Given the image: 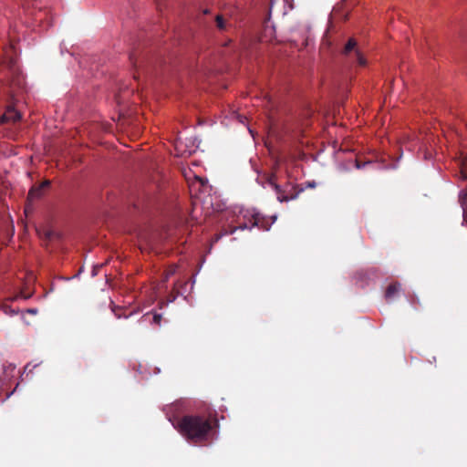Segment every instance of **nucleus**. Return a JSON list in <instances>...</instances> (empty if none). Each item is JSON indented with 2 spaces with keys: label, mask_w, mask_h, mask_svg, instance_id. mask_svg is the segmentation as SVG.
<instances>
[{
  "label": "nucleus",
  "mask_w": 467,
  "mask_h": 467,
  "mask_svg": "<svg viewBox=\"0 0 467 467\" xmlns=\"http://www.w3.org/2000/svg\"><path fill=\"white\" fill-rule=\"evenodd\" d=\"M206 441L209 438L213 439L216 434V429L218 428V420L213 418L212 413L206 409Z\"/></svg>",
  "instance_id": "5"
},
{
  "label": "nucleus",
  "mask_w": 467,
  "mask_h": 467,
  "mask_svg": "<svg viewBox=\"0 0 467 467\" xmlns=\"http://www.w3.org/2000/svg\"><path fill=\"white\" fill-rule=\"evenodd\" d=\"M205 183H206V184L208 183V181H207V180L205 181Z\"/></svg>",
  "instance_id": "17"
},
{
  "label": "nucleus",
  "mask_w": 467,
  "mask_h": 467,
  "mask_svg": "<svg viewBox=\"0 0 467 467\" xmlns=\"http://www.w3.org/2000/svg\"><path fill=\"white\" fill-rule=\"evenodd\" d=\"M21 115L13 107H7L5 113L0 117V124L15 123L19 120Z\"/></svg>",
  "instance_id": "6"
},
{
  "label": "nucleus",
  "mask_w": 467,
  "mask_h": 467,
  "mask_svg": "<svg viewBox=\"0 0 467 467\" xmlns=\"http://www.w3.org/2000/svg\"><path fill=\"white\" fill-rule=\"evenodd\" d=\"M50 182L45 181L39 185L33 186L28 192V199L34 200L39 198L42 195L44 189L49 187Z\"/></svg>",
  "instance_id": "8"
},
{
  "label": "nucleus",
  "mask_w": 467,
  "mask_h": 467,
  "mask_svg": "<svg viewBox=\"0 0 467 467\" xmlns=\"http://www.w3.org/2000/svg\"><path fill=\"white\" fill-rule=\"evenodd\" d=\"M462 173H463L464 178L467 179V161H466V163L464 164V169L462 171Z\"/></svg>",
  "instance_id": "15"
},
{
  "label": "nucleus",
  "mask_w": 467,
  "mask_h": 467,
  "mask_svg": "<svg viewBox=\"0 0 467 467\" xmlns=\"http://www.w3.org/2000/svg\"><path fill=\"white\" fill-rule=\"evenodd\" d=\"M161 314H154L153 316V322L157 325H160L161 324Z\"/></svg>",
  "instance_id": "11"
},
{
  "label": "nucleus",
  "mask_w": 467,
  "mask_h": 467,
  "mask_svg": "<svg viewBox=\"0 0 467 467\" xmlns=\"http://www.w3.org/2000/svg\"><path fill=\"white\" fill-rule=\"evenodd\" d=\"M196 182H191L189 184L190 194L192 198V203L193 209L200 208L202 210L204 208V202L202 199V187L204 186V180L198 175L194 176Z\"/></svg>",
  "instance_id": "4"
},
{
  "label": "nucleus",
  "mask_w": 467,
  "mask_h": 467,
  "mask_svg": "<svg viewBox=\"0 0 467 467\" xmlns=\"http://www.w3.org/2000/svg\"><path fill=\"white\" fill-rule=\"evenodd\" d=\"M140 238H141V240H142V241L146 242V243H147V244H149L150 246L154 244V242H153V241H151V240H148V239H147V236H146L145 234H142V235L140 236Z\"/></svg>",
  "instance_id": "13"
},
{
  "label": "nucleus",
  "mask_w": 467,
  "mask_h": 467,
  "mask_svg": "<svg viewBox=\"0 0 467 467\" xmlns=\"http://www.w3.org/2000/svg\"><path fill=\"white\" fill-rule=\"evenodd\" d=\"M113 312H114V314H115L117 318H120L121 317L120 313H118L115 309H113Z\"/></svg>",
  "instance_id": "16"
},
{
  "label": "nucleus",
  "mask_w": 467,
  "mask_h": 467,
  "mask_svg": "<svg viewBox=\"0 0 467 467\" xmlns=\"http://www.w3.org/2000/svg\"><path fill=\"white\" fill-rule=\"evenodd\" d=\"M243 218L247 220V222L242 223L239 216L237 220L238 225H229L228 228H224L219 234H216L214 242H217L223 235L234 234L237 229L244 230L258 227L261 230L267 231L271 226V223H269V222L258 213H250L249 211H245L243 214Z\"/></svg>",
  "instance_id": "2"
},
{
  "label": "nucleus",
  "mask_w": 467,
  "mask_h": 467,
  "mask_svg": "<svg viewBox=\"0 0 467 467\" xmlns=\"http://www.w3.org/2000/svg\"><path fill=\"white\" fill-rule=\"evenodd\" d=\"M213 20H214L216 27L220 31L227 30L228 26H230L229 21L223 15H216L213 17Z\"/></svg>",
  "instance_id": "9"
},
{
  "label": "nucleus",
  "mask_w": 467,
  "mask_h": 467,
  "mask_svg": "<svg viewBox=\"0 0 467 467\" xmlns=\"http://www.w3.org/2000/svg\"><path fill=\"white\" fill-rule=\"evenodd\" d=\"M180 433L192 443L204 440V419L196 415H185L177 422Z\"/></svg>",
  "instance_id": "1"
},
{
  "label": "nucleus",
  "mask_w": 467,
  "mask_h": 467,
  "mask_svg": "<svg viewBox=\"0 0 467 467\" xmlns=\"http://www.w3.org/2000/svg\"><path fill=\"white\" fill-rule=\"evenodd\" d=\"M54 235H55V233H54L53 231H51V230H47V231L45 232V237H46V239H47V240L52 239Z\"/></svg>",
  "instance_id": "12"
},
{
  "label": "nucleus",
  "mask_w": 467,
  "mask_h": 467,
  "mask_svg": "<svg viewBox=\"0 0 467 467\" xmlns=\"http://www.w3.org/2000/svg\"><path fill=\"white\" fill-rule=\"evenodd\" d=\"M400 289V284L396 282L390 284L385 292V297L387 299H391L393 296H395Z\"/></svg>",
  "instance_id": "10"
},
{
  "label": "nucleus",
  "mask_w": 467,
  "mask_h": 467,
  "mask_svg": "<svg viewBox=\"0 0 467 467\" xmlns=\"http://www.w3.org/2000/svg\"><path fill=\"white\" fill-rule=\"evenodd\" d=\"M275 176L271 175L268 179V183L275 189L279 202H287L291 199L296 198V195H293V194L291 196L287 195L285 192V191H283L281 189V187L275 182Z\"/></svg>",
  "instance_id": "7"
},
{
  "label": "nucleus",
  "mask_w": 467,
  "mask_h": 467,
  "mask_svg": "<svg viewBox=\"0 0 467 467\" xmlns=\"http://www.w3.org/2000/svg\"><path fill=\"white\" fill-rule=\"evenodd\" d=\"M341 55L350 63H357L361 67L367 65V60L359 50L357 40L353 37L345 44Z\"/></svg>",
  "instance_id": "3"
},
{
  "label": "nucleus",
  "mask_w": 467,
  "mask_h": 467,
  "mask_svg": "<svg viewBox=\"0 0 467 467\" xmlns=\"http://www.w3.org/2000/svg\"><path fill=\"white\" fill-rule=\"evenodd\" d=\"M176 266H173L171 269L167 271L166 278H168L170 275H172L175 273Z\"/></svg>",
  "instance_id": "14"
}]
</instances>
